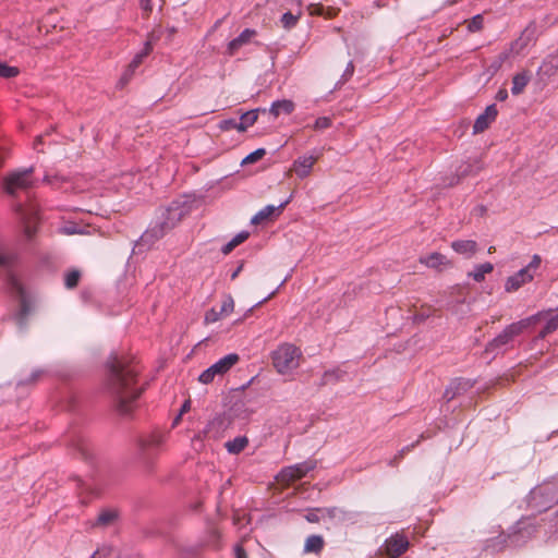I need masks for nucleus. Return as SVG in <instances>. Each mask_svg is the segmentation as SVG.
<instances>
[{"label":"nucleus","mask_w":558,"mask_h":558,"mask_svg":"<svg viewBox=\"0 0 558 558\" xmlns=\"http://www.w3.org/2000/svg\"><path fill=\"white\" fill-rule=\"evenodd\" d=\"M240 269H241V268H238V269L232 274V276H231V278H232V279H234V278L238 276V274H239Z\"/></svg>","instance_id":"nucleus-49"},{"label":"nucleus","mask_w":558,"mask_h":558,"mask_svg":"<svg viewBox=\"0 0 558 558\" xmlns=\"http://www.w3.org/2000/svg\"><path fill=\"white\" fill-rule=\"evenodd\" d=\"M451 248L466 257H472L477 252V243L473 240H457L451 243Z\"/></svg>","instance_id":"nucleus-16"},{"label":"nucleus","mask_w":558,"mask_h":558,"mask_svg":"<svg viewBox=\"0 0 558 558\" xmlns=\"http://www.w3.org/2000/svg\"><path fill=\"white\" fill-rule=\"evenodd\" d=\"M16 211L21 217L24 225V234L27 239H31L36 232V225L38 221L37 209L31 205L24 208L22 205L16 206Z\"/></svg>","instance_id":"nucleus-10"},{"label":"nucleus","mask_w":558,"mask_h":558,"mask_svg":"<svg viewBox=\"0 0 558 558\" xmlns=\"http://www.w3.org/2000/svg\"><path fill=\"white\" fill-rule=\"evenodd\" d=\"M248 238V232L247 231H241L239 232L238 234H235L228 243H226L222 248H221V252L225 254V255H228L229 253H231L238 245H240L241 243H243L246 239Z\"/></svg>","instance_id":"nucleus-24"},{"label":"nucleus","mask_w":558,"mask_h":558,"mask_svg":"<svg viewBox=\"0 0 558 558\" xmlns=\"http://www.w3.org/2000/svg\"><path fill=\"white\" fill-rule=\"evenodd\" d=\"M20 73V69L16 66H11L5 62L0 61V77L2 78H12L17 76Z\"/></svg>","instance_id":"nucleus-30"},{"label":"nucleus","mask_w":558,"mask_h":558,"mask_svg":"<svg viewBox=\"0 0 558 558\" xmlns=\"http://www.w3.org/2000/svg\"><path fill=\"white\" fill-rule=\"evenodd\" d=\"M255 35L254 29L246 28L244 29L236 38L232 39L228 44V53L234 54L243 45L250 43L252 37Z\"/></svg>","instance_id":"nucleus-17"},{"label":"nucleus","mask_w":558,"mask_h":558,"mask_svg":"<svg viewBox=\"0 0 558 558\" xmlns=\"http://www.w3.org/2000/svg\"><path fill=\"white\" fill-rule=\"evenodd\" d=\"M190 401L186 400L183 404H182V408H181V411L179 413V415L175 417L174 420V424H177L181 417V415L184 413V412H187L190 410Z\"/></svg>","instance_id":"nucleus-41"},{"label":"nucleus","mask_w":558,"mask_h":558,"mask_svg":"<svg viewBox=\"0 0 558 558\" xmlns=\"http://www.w3.org/2000/svg\"><path fill=\"white\" fill-rule=\"evenodd\" d=\"M497 97L499 100H505L507 98V92H499Z\"/></svg>","instance_id":"nucleus-46"},{"label":"nucleus","mask_w":558,"mask_h":558,"mask_svg":"<svg viewBox=\"0 0 558 558\" xmlns=\"http://www.w3.org/2000/svg\"><path fill=\"white\" fill-rule=\"evenodd\" d=\"M153 50V45L149 40L144 44V48L141 52L136 53L129 64V72L133 73L135 69L143 62L144 58H146Z\"/></svg>","instance_id":"nucleus-23"},{"label":"nucleus","mask_w":558,"mask_h":558,"mask_svg":"<svg viewBox=\"0 0 558 558\" xmlns=\"http://www.w3.org/2000/svg\"><path fill=\"white\" fill-rule=\"evenodd\" d=\"M161 439L160 436L154 435L150 437V439L147 441V444H143V446H158L160 444Z\"/></svg>","instance_id":"nucleus-42"},{"label":"nucleus","mask_w":558,"mask_h":558,"mask_svg":"<svg viewBox=\"0 0 558 558\" xmlns=\"http://www.w3.org/2000/svg\"><path fill=\"white\" fill-rule=\"evenodd\" d=\"M32 172L33 169L28 168L21 171H14L7 175L3 181L5 192L13 195L17 191L29 189L34 183Z\"/></svg>","instance_id":"nucleus-7"},{"label":"nucleus","mask_w":558,"mask_h":558,"mask_svg":"<svg viewBox=\"0 0 558 558\" xmlns=\"http://www.w3.org/2000/svg\"><path fill=\"white\" fill-rule=\"evenodd\" d=\"M305 519L308 522L315 523L323 519L322 509L311 510L305 514Z\"/></svg>","instance_id":"nucleus-36"},{"label":"nucleus","mask_w":558,"mask_h":558,"mask_svg":"<svg viewBox=\"0 0 558 558\" xmlns=\"http://www.w3.org/2000/svg\"><path fill=\"white\" fill-rule=\"evenodd\" d=\"M301 357V350L291 343H282L271 353L272 365L281 375L292 374L300 366Z\"/></svg>","instance_id":"nucleus-3"},{"label":"nucleus","mask_w":558,"mask_h":558,"mask_svg":"<svg viewBox=\"0 0 558 558\" xmlns=\"http://www.w3.org/2000/svg\"><path fill=\"white\" fill-rule=\"evenodd\" d=\"M557 328H558V308H557V312L548 318L545 327L539 332L538 337L541 339H544L547 335L554 332Z\"/></svg>","instance_id":"nucleus-29"},{"label":"nucleus","mask_w":558,"mask_h":558,"mask_svg":"<svg viewBox=\"0 0 558 558\" xmlns=\"http://www.w3.org/2000/svg\"><path fill=\"white\" fill-rule=\"evenodd\" d=\"M298 20H299L298 15H295L291 12H286L281 17V23L284 28H291L296 24Z\"/></svg>","instance_id":"nucleus-32"},{"label":"nucleus","mask_w":558,"mask_h":558,"mask_svg":"<svg viewBox=\"0 0 558 558\" xmlns=\"http://www.w3.org/2000/svg\"><path fill=\"white\" fill-rule=\"evenodd\" d=\"M294 110V102L289 99L276 100L270 106V113L277 118L281 113L290 114Z\"/></svg>","instance_id":"nucleus-18"},{"label":"nucleus","mask_w":558,"mask_h":558,"mask_svg":"<svg viewBox=\"0 0 558 558\" xmlns=\"http://www.w3.org/2000/svg\"><path fill=\"white\" fill-rule=\"evenodd\" d=\"M168 33H169V36H172L175 33V28L174 27L168 28Z\"/></svg>","instance_id":"nucleus-48"},{"label":"nucleus","mask_w":558,"mask_h":558,"mask_svg":"<svg viewBox=\"0 0 558 558\" xmlns=\"http://www.w3.org/2000/svg\"><path fill=\"white\" fill-rule=\"evenodd\" d=\"M494 270V265L489 262L476 265L474 269L469 272V277H472L474 281L482 282L487 274Z\"/></svg>","instance_id":"nucleus-21"},{"label":"nucleus","mask_w":558,"mask_h":558,"mask_svg":"<svg viewBox=\"0 0 558 558\" xmlns=\"http://www.w3.org/2000/svg\"><path fill=\"white\" fill-rule=\"evenodd\" d=\"M342 513H343V511L338 509V508H324V509H322L323 518L328 517V518L333 519V518L339 517V514H342Z\"/></svg>","instance_id":"nucleus-37"},{"label":"nucleus","mask_w":558,"mask_h":558,"mask_svg":"<svg viewBox=\"0 0 558 558\" xmlns=\"http://www.w3.org/2000/svg\"><path fill=\"white\" fill-rule=\"evenodd\" d=\"M332 124V120L329 117H319L315 120L313 128L315 130L322 131L330 128Z\"/></svg>","instance_id":"nucleus-33"},{"label":"nucleus","mask_w":558,"mask_h":558,"mask_svg":"<svg viewBox=\"0 0 558 558\" xmlns=\"http://www.w3.org/2000/svg\"><path fill=\"white\" fill-rule=\"evenodd\" d=\"M233 554L234 558H247V555L241 545H235Z\"/></svg>","instance_id":"nucleus-39"},{"label":"nucleus","mask_w":558,"mask_h":558,"mask_svg":"<svg viewBox=\"0 0 558 558\" xmlns=\"http://www.w3.org/2000/svg\"><path fill=\"white\" fill-rule=\"evenodd\" d=\"M409 548V541L405 536L395 534L386 539L384 549L390 558H398Z\"/></svg>","instance_id":"nucleus-11"},{"label":"nucleus","mask_w":558,"mask_h":558,"mask_svg":"<svg viewBox=\"0 0 558 558\" xmlns=\"http://www.w3.org/2000/svg\"><path fill=\"white\" fill-rule=\"evenodd\" d=\"M248 445V439L245 436L235 437L232 440L226 442V449L229 453L238 454L243 451Z\"/></svg>","instance_id":"nucleus-22"},{"label":"nucleus","mask_w":558,"mask_h":558,"mask_svg":"<svg viewBox=\"0 0 558 558\" xmlns=\"http://www.w3.org/2000/svg\"><path fill=\"white\" fill-rule=\"evenodd\" d=\"M17 256L15 253L8 251L5 247L0 245V266L1 267H10L12 266Z\"/></svg>","instance_id":"nucleus-28"},{"label":"nucleus","mask_w":558,"mask_h":558,"mask_svg":"<svg viewBox=\"0 0 558 558\" xmlns=\"http://www.w3.org/2000/svg\"><path fill=\"white\" fill-rule=\"evenodd\" d=\"M324 547V539L319 535H311L304 544L305 553H319Z\"/></svg>","instance_id":"nucleus-25"},{"label":"nucleus","mask_w":558,"mask_h":558,"mask_svg":"<svg viewBox=\"0 0 558 558\" xmlns=\"http://www.w3.org/2000/svg\"><path fill=\"white\" fill-rule=\"evenodd\" d=\"M469 29L471 32L480 31L483 27V17L482 15L477 14L472 17V20L469 23Z\"/></svg>","instance_id":"nucleus-35"},{"label":"nucleus","mask_w":558,"mask_h":558,"mask_svg":"<svg viewBox=\"0 0 558 558\" xmlns=\"http://www.w3.org/2000/svg\"><path fill=\"white\" fill-rule=\"evenodd\" d=\"M239 362V355L236 353H230L226 356L218 360L211 366L206 368L198 377V380L202 384H210L216 376H222L226 374L232 366H234Z\"/></svg>","instance_id":"nucleus-6"},{"label":"nucleus","mask_w":558,"mask_h":558,"mask_svg":"<svg viewBox=\"0 0 558 558\" xmlns=\"http://www.w3.org/2000/svg\"><path fill=\"white\" fill-rule=\"evenodd\" d=\"M420 263L433 269H441L451 266V263L448 260V258L445 255L437 252L432 253L427 256L420 257Z\"/></svg>","instance_id":"nucleus-14"},{"label":"nucleus","mask_w":558,"mask_h":558,"mask_svg":"<svg viewBox=\"0 0 558 558\" xmlns=\"http://www.w3.org/2000/svg\"><path fill=\"white\" fill-rule=\"evenodd\" d=\"M498 114V110L496 105H489L485 108L484 112L481 113L474 124H473V133L480 134L489 128V125L496 120Z\"/></svg>","instance_id":"nucleus-12"},{"label":"nucleus","mask_w":558,"mask_h":558,"mask_svg":"<svg viewBox=\"0 0 558 558\" xmlns=\"http://www.w3.org/2000/svg\"><path fill=\"white\" fill-rule=\"evenodd\" d=\"M62 231H63V233H65V234H76V233H81V232H82V230H81V229H78V228H77V227H75V226L64 227V228L62 229Z\"/></svg>","instance_id":"nucleus-40"},{"label":"nucleus","mask_w":558,"mask_h":558,"mask_svg":"<svg viewBox=\"0 0 558 558\" xmlns=\"http://www.w3.org/2000/svg\"><path fill=\"white\" fill-rule=\"evenodd\" d=\"M219 129L221 131H230V130H233V129L236 130V120H234V119L222 120L219 123Z\"/></svg>","instance_id":"nucleus-38"},{"label":"nucleus","mask_w":558,"mask_h":558,"mask_svg":"<svg viewBox=\"0 0 558 558\" xmlns=\"http://www.w3.org/2000/svg\"><path fill=\"white\" fill-rule=\"evenodd\" d=\"M266 154V150L264 148H258L251 154H248L243 160L242 163H254L262 159Z\"/></svg>","instance_id":"nucleus-31"},{"label":"nucleus","mask_w":558,"mask_h":558,"mask_svg":"<svg viewBox=\"0 0 558 558\" xmlns=\"http://www.w3.org/2000/svg\"><path fill=\"white\" fill-rule=\"evenodd\" d=\"M315 161L316 158L313 156L299 157L293 163V170L300 179H304L310 175Z\"/></svg>","instance_id":"nucleus-15"},{"label":"nucleus","mask_w":558,"mask_h":558,"mask_svg":"<svg viewBox=\"0 0 558 558\" xmlns=\"http://www.w3.org/2000/svg\"><path fill=\"white\" fill-rule=\"evenodd\" d=\"M234 311V300L230 294L223 296L219 310L209 308L204 316L206 325L217 323L218 320L229 316Z\"/></svg>","instance_id":"nucleus-9"},{"label":"nucleus","mask_w":558,"mask_h":558,"mask_svg":"<svg viewBox=\"0 0 558 558\" xmlns=\"http://www.w3.org/2000/svg\"><path fill=\"white\" fill-rule=\"evenodd\" d=\"M541 263V256L537 254L533 255L531 262L525 267L507 278L505 282L506 292L518 291L521 287L531 282L539 269Z\"/></svg>","instance_id":"nucleus-4"},{"label":"nucleus","mask_w":558,"mask_h":558,"mask_svg":"<svg viewBox=\"0 0 558 558\" xmlns=\"http://www.w3.org/2000/svg\"><path fill=\"white\" fill-rule=\"evenodd\" d=\"M453 388V384L448 388L446 389V392H445V396L448 398V399H452L454 397V392L450 393V391L452 390Z\"/></svg>","instance_id":"nucleus-45"},{"label":"nucleus","mask_w":558,"mask_h":558,"mask_svg":"<svg viewBox=\"0 0 558 558\" xmlns=\"http://www.w3.org/2000/svg\"><path fill=\"white\" fill-rule=\"evenodd\" d=\"M41 143V137L38 136L34 143V148L38 150V145Z\"/></svg>","instance_id":"nucleus-47"},{"label":"nucleus","mask_w":558,"mask_h":558,"mask_svg":"<svg viewBox=\"0 0 558 558\" xmlns=\"http://www.w3.org/2000/svg\"><path fill=\"white\" fill-rule=\"evenodd\" d=\"M533 319L534 317H531L508 325L486 345V351L495 352L510 343L515 336L520 335L532 323Z\"/></svg>","instance_id":"nucleus-5"},{"label":"nucleus","mask_w":558,"mask_h":558,"mask_svg":"<svg viewBox=\"0 0 558 558\" xmlns=\"http://www.w3.org/2000/svg\"><path fill=\"white\" fill-rule=\"evenodd\" d=\"M117 519V511L112 509H106L99 513L95 525L108 526Z\"/></svg>","instance_id":"nucleus-27"},{"label":"nucleus","mask_w":558,"mask_h":558,"mask_svg":"<svg viewBox=\"0 0 558 558\" xmlns=\"http://www.w3.org/2000/svg\"><path fill=\"white\" fill-rule=\"evenodd\" d=\"M258 118V110H251L243 113L240 118V121H236V130L239 132L246 131L250 126H252Z\"/></svg>","instance_id":"nucleus-20"},{"label":"nucleus","mask_w":558,"mask_h":558,"mask_svg":"<svg viewBox=\"0 0 558 558\" xmlns=\"http://www.w3.org/2000/svg\"><path fill=\"white\" fill-rule=\"evenodd\" d=\"M141 7L144 11H151V3L150 0H140Z\"/></svg>","instance_id":"nucleus-43"},{"label":"nucleus","mask_w":558,"mask_h":558,"mask_svg":"<svg viewBox=\"0 0 558 558\" xmlns=\"http://www.w3.org/2000/svg\"><path fill=\"white\" fill-rule=\"evenodd\" d=\"M192 205L187 199L173 201L162 213L158 221L145 233L156 239L173 229L186 215L190 214Z\"/></svg>","instance_id":"nucleus-2"},{"label":"nucleus","mask_w":558,"mask_h":558,"mask_svg":"<svg viewBox=\"0 0 558 558\" xmlns=\"http://www.w3.org/2000/svg\"><path fill=\"white\" fill-rule=\"evenodd\" d=\"M353 72H354V65H353L352 61H350L345 68L343 75L350 77V76H352Z\"/></svg>","instance_id":"nucleus-44"},{"label":"nucleus","mask_w":558,"mask_h":558,"mask_svg":"<svg viewBox=\"0 0 558 558\" xmlns=\"http://www.w3.org/2000/svg\"><path fill=\"white\" fill-rule=\"evenodd\" d=\"M80 277H81V275L77 270L68 272L65 276L66 288H70V289L74 288L78 283Z\"/></svg>","instance_id":"nucleus-34"},{"label":"nucleus","mask_w":558,"mask_h":558,"mask_svg":"<svg viewBox=\"0 0 558 558\" xmlns=\"http://www.w3.org/2000/svg\"><path fill=\"white\" fill-rule=\"evenodd\" d=\"M108 367L107 390L114 398L119 411L128 414L143 391V388L136 386L137 371L117 355L110 359Z\"/></svg>","instance_id":"nucleus-1"},{"label":"nucleus","mask_w":558,"mask_h":558,"mask_svg":"<svg viewBox=\"0 0 558 558\" xmlns=\"http://www.w3.org/2000/svg\"><path fill=\"white\" fill-rule=\"evenodd\" d=\"M242 320H243V318H239V319H236V320L234 322V324H240V323H242Z\"/></svg>","instance_id":"nucleus-50"},{"label":"nucleus","mask_w":558,"mask_h":558,"mask_svg":"<svg viewBox=\"0 0 558 558\" xmlns=\"http://www.w3.org/2000/svg\"><path fill=\"white\" fill-rule=\"evenodd\" d=\"M290 203V198L282 202L278 206L274 205H267L264 208H262L258 213H256L253 218L251 219V222L254 225L260 223L267 219H270L274 215H279L282 209Z\"/></svg>","instance_id":"nucleus-13"},{"label":"nucleus","mask_w":558,"mask_h":558,"mask_svg":"<svg viewBox=\"0 0 558 558\" xmlns=\"http://www.w3.org/2000/svg\"><path fill=\"white\" fill-rule=\"evenodd\" d=\"M9 283L11 286V289L20 295L21 298V313H20V318L22 319L23 316H25L27 314V305H26V298H25V292H24V288L21 283V281L14 277V276H10L9 278Z\"/></svg>","instance_id":"nucleus-19"},{"label":"nucleus","mask_w":558,"mask_h":558,"mask_svg":"<svg viewBox=\"0 0 558 558\" xmlns=\"http://www.w3.org/2000/svg\"><path fill=\"white\" fill-rule=\"evenodd\" d=\"M527 83H529V77L526 74L519 73V74L514 75L512 78L511 93L513 95L521 94L524 90V88L526 87Z\"/></svg>","instance_id":"nucleus-26"},{"label":"nucleus","mask_w":558,"mask_h":558,"mask_svg":"<svg viewBox=\"0 0 558 558\" xmlns=\"http://www.w3.org/2000/svg\"><path fill=\"white\" fill-rule=\"evenodd\" d=\"M315 468V461H304L282 469L278 474L277 478L281 483L290 484L296 480L304 477L310 471L314 470Z\"/></svg>","instance_id":"nucleus-8"}]
</instances>
